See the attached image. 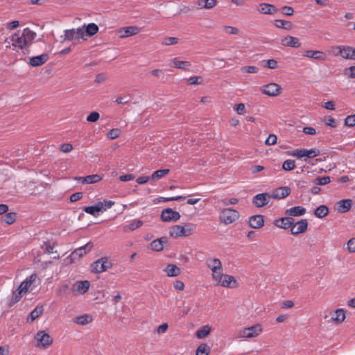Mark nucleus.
Returning <instances> with one entry per match:
<instances>
[{
  "label": "nucleus",
  "mask_w": 355,
  "mask_h": 355,
  "mask_svg": "<svg viewBox=\"0 0 355 355\" xmlns=\"http://www.w3.org/2000/svg\"><path fill=\"white\" fill-rule=\"evenodd\" d=\"M265 67L268 69H275L278 68V62L274 59H269L266 61Z\"/></svg>",
  "instance_id": "58"
},
{
  "label": "nucleus",
  "mask_w": 355,
  "mask_h": 355,
  "mask_svg": "<svg viewBox=\"0 0 355 355\" xmlns=\"http://www.w3.org/2000/svg\"><path fill=\"white\" fill-rule=\"evenodd\" d=\"M329 213V209L326 205H320L315 211L314 214L318 218H323L327 216Z\"/></svg>",
  "instance_id": "40"
},
{
  "label": "nucleus",
  "mask_w": 355,
  "mask_h": 355,
  "mask_svg": "<svg viewBox=\"0 0 355 355\" xmlns=\"http://www.w3.org/2000/svg\"><path fill=\"white\" fill-rule=\"evenodd\" d=\"M103 177L98 174L89 175L85 177H77L75 179L82 184H94L100 182Z\"/></svg>",
  "instance_id": "26"
},
{
  "label": "nucleus",
  "mask_w": 355,
  "mask_h": 355,
  "mask_svg": "<svg viewBox=\"0 0 355 355\" xmlns=\"http://www.w3.org/2000/svg\"><path fill=\"white\" fill-rule=\"evenodd\" d=\"M240 217L239 211L232 208L223 209L219 214V220L227 225L236 222Z\"/></svg>",
  "instance_id": "6"
},
{
  "label": "nucleus",
  "mask_w": 355,
  "mask_h": 355,
  "mask_svg": "<svg viewBox=\"0 0 355 355\" xmlns=\"http://www.w3.org/2000/svg\"><path fill=\"white\" fill-rule=\"evenodd\" d=\"M274 25L279 28H283L286 30H291L293 28V24L290 21L284 19H275L274 20Z\"/></svg>",
  "instance_id": "41"
},
{
  "label": "nucleus",
  "mask_w": 355,
  "mask_h": 355,
  "mask_svg": "<svg viewBox=\"0 0 355 355\" xmlns=\"http://www.w3.org/2000/svg\"><path fill=\"white\" fill-rule=\"evenodd\" d=\"M211 330L209 324L204 325L196 331V336L198 339H203L209 335Z\"/></svg>",
  "instance_id": "35"
},
{
  "label": "nucleus",
  "mask_w": 355,
  "mask_h": 355,
  "mask_svg": "<svg viewBox=\"0 0 355 355\" xmlns=\"http://www.w3.org/2000/svg\"><path fill=\"white\" fill-rule=\"evenodd\" d=\"M223 31L227 35H238L239 33V31L236 27L231 26H223Z\"/></svg>",
  "instance_id": "50"
},
{
  "label": "nucleus",
  "mask_w": 355,
  "mask_h": 355,
  "mask_svg": "<svg viewBox=\"0 0 355 355\" xmlns=\"http://www.w3.org/2000/svg\"><path fill=\"white\" fill-rule=\"evenodd\" d=\"M241 71L246 73H256L258 72L259 69L255 66H245L241 68Z\"/></svg>",
  "instance_id": "53"
},
{
  "label": "nucleus",
  "mask_w": 355,
  "mask_h": 355,
  "mask_svg": "<svg viewBox=\"0 0 355 355\" xmlns=\"http://www.w3.org/2000/svg\"><path fill=\"white\" fill-rule=\"evenodd\" d=\"M100 118V114L98 112L94 111L91 112L87 116V121L90 123L96 122Z\"/></svg>",
  "instance_id": "55"
},
{
  "label": "nucleus",
  "mask_w": 355,
  "mask_h": 355,
  "mask_svg": "<svg viewBox=\"0 0 355 355\" xmlns=\"http://www.w3.org/2000/svg\"><path fill=\"white\" fill-rule=\"evenodd\" d=\"M341 57L345 59L355 60V48L349 46L338 47Z\"/></svg>",
  "instance_id": "23"
},
{
  "label": "nucleus",
  "mask_w": 355,
  "mask_h": 355,
  "mask_svg": "<svg viewBox=\"0 0 355 355\" xmlns=\"http://www.w3.org/2000/svg\"><path fill=\"white\" fill-rule=\"evenodd\" d=\"M291 155L301 159L304 157L307 158H313L320 155V151L317 148H311L309 150L306 148H298L293 150Z\"/></svg>",
  "instance_id": "10"
},
{
  "label": "nucleus",
  "mask_w": 355,
  "mask_h": 355,
  "mask_svg": "<svg viewBox=\"0 0 355 355\" xmlns=\"http://www.w3.org/2000/svg\"><path fill=\"white\" fill-rule=\"evenodd\" d=\"M62 42L83 39L85 37L84 27L67 29L64 31V36H62Z\"/></svg>",
  "instance_id": "9"
},
{
  "label": "nucleus",
  "mask_w": 355,
  "mask_h": 355,
  "mask_svg": "<svg viewBox=\"0 0 355 355\" xmlns=\"http://www.w3.org/2000/svg\"><path fill=\"white\" fill-rule=\"evenodd\" d=\"M167 243H168V239L166 237H161L159 239L153 240L150 243V248L153 251L160 252L164 249V245Z\"/></svg>",
  "instance_id": "27"
},
{
  "label": "nucleus",
  "mask_w": 355,
  "mask_h": 355,
  "mask_svg": "<svg viewBox=\"0 0 355 355\" xmlns=\"http://www.w3.org/2000/svg\"><path fill=\"white\" fill-rule=\"evenodd\" d=\"M168 329V324L166 322L162 323L161 325L157 327L154 332L157 334H165Z\"/></svg>",
  "instance_id": "54"
},
{
  "label": "nucleus",
  "mask_w": 355,
  "mask_h": 355,
  "mask_svg": "<svg viewBox=\"0 0 355 355\" xmlns=\"http://www.w3.org/2000/svg\"><path fill=\"white\" fill-rule=\"evenodd\" d=\"M234 110L237 112L238 114L243 115L245 113V105L242 103L235 105Z\"/></svg>",
  "instance_id": "59"
},
{
  "label": "nucleus",
  "mask_w": 355,
  "mask_h": 355,
  "mask_svg": "<svg viewBox=\"0 0 355 355\" xmlns=\"http://www.w3.org/2000/svg\"><path fill=\"white\" fill-rule=\"evenodd\" d=\"M282 12L284 15L291 16L294 13V10L292 7L288 6H285L282 8Z\"/></svg>",
  "instance_id": "61"
},
{
  "label": "nucleus",
  "mask_w": 355,
  "mask_h": 355,
  "mask_svg": "<svg viewBox=\"0 0 355 355\" xmlns=\"http://www.w3.org/2000/svg\"><path fill=\"white\" fill-rule=\"evenodd\" d=\"M93 317L89 314H84L75 318L74 322L80 325L88 324L93 321Z\"/></svg>",
  "instance_id": "36"
},
{
  "label": "nucleus",
  "mask_w": 355,
  "mask_h": 355,
  "mask_svg": "<svg viewBox=\"0 0 355 355\" xmlns=\"http://www.w3.org/2000/svg\"><path fill=\"white\" fill-rule=\"evenodd\" d=\"M271 199L270 194L268 193H259L254 196L252 203L257 207H262L268 205Z\"/></svg>",
  "instance_id": "18"
},
{
  "label": "nucleus",
  "mask_w": 355,
  "mask_h": 355,
  "mask_svg": "<svg viewBox=\"0 0 355 355\" xmlns=\"http://www.w3.org/2000/svg\"><path fill=\"white\" fill-rule=\"evenodd\" d=\"M143 225V221L139 219L132 220L128 225H125L124 231H134Z\"/></svg>",
  "instance_id": "42"
},
{
  "label": "nucleus",
  "mask_w": 355,
  "mask_h": 355,
  "mask_svg": "<svg viewBox=\"0 0 355 355\" xmlns=\"http://www.w3.org/2000/svg\"><path fill=\"white\" fill-rule=\"evenodd\" d=\"M345 125L348 127H354L355 125V114L349 115L345 118Z\"/></svg>",
  "instance_id": "57"
},
{
  "label": "nucleus",
  "mask_w": 355,
  "mask_h": 355,
  "mask_svg": "<svg viewBox=\"0 0 355 355\" xmlns=\"http://www.w3.org/2000/svg\"><path fill=\"white\" fill-rule=\"evenodd\" d=\"M73 146L71 144H63L60 146V150L63 153H69L72 150Z\"/></svg>",
  "instance_id": "64"
},
{
  "label": "nucleus",
  "mask_w": 355,
  "mask_h": 355,
  "mask_svg": "<svg viewBox=\"0 0 355 355\" xmlns=\"http://www.w3.org/2000/svg\"><path fill=\"white\" fill-rule=\"evenodd\" d=\"M114 205V202L112 200H103L98 202L97 204L93 206L84 207L83 210L94 217H97L100 215L101 211H105L108 209H110Z\"/></svg>",
  "instance_id": "4"
},
{
  "label": "nucleus",
  "mask_w": 355,
  "mask_h": 355,
  "mask_svg": "<svg viewBox=\"0 0 355 355\" xmlns=\"http://www.w3.org/2000/svg\"><path fill=\"white\" fill-rule=\"evenodd\" d=\"M94 245L92 242H88L85 245L76 249L71 254V257L72 259L80 258L89 252L93 248Z\"/></svg>",
  "instance_id": "21"
},
{
  "label": "nucleus",
  "mask_w": 355,
  "mask_h": 355,
  "mask_svg": "<svg viewBox=\"0 0 355 355\" xmlns=\"http://www.w3.org/2000/svg\"><path fill=\"white\" fill-rule=\"evenodd\" d=\"M352 200L351 199H343L336 203V210L340 213L347 212L352 208Z\"/></svg>",
  "instance_id": "29"
},
{
  "label": "nucleus",
  "mask_w": 355,
  "mask_h": 355,
  "mask_svg": "<svg viewBox=\"0 0 355 355\" xmlns=\"http://www.w3.org/2000/svg\"><path fill=\"white\" fill-rule=\"evenodd\" d=\"M38 276L36 273H33L27 277L19 285L17 291L13 292L12 297V302L16 303L19 301L21 297L26 294L29 291H32L36 287L34 284L38 281Z\"/></svg>",
  "instance_id": "2"
},
{
  "label": "nucleus",
  "mask_w": 355,
  "mask_h": 355,
  "mask_svg": "<svg viewBox=\"0 0 355 355\" xmlns=\"http://www.w3.org/2000/svg\"><path fill=\"white\" fill-rule=\"evenodd\" d=\"M90 282L87 280L77 281L71 287V291L75 295H84L89 289Z\"/></svg>",
  "instance_id": "13"
},
{
  "label": "nucleus",
  "mask_w": 355,
  "mask_h": 355,
  "mask_svg": "<svg viewBox=\"0 0 355 355\" xmlns=\"http://www.w3.org/2000/svg\"><path fill=\"white\" fill-rule=\"evenodd\" d=\"M277 137L275 134H270L268 138L265 141V144L267 146L275 145L277 144Z\"/></svg>",
  "instance_id": "56"
},
{
  "label": "nucleus",
  "mask_w": 355,
  "mask_h": 355,
  "mask_svg": "<svg viewBox=\"0 0 355 355\" xmlns=\"http://www.w3.org/2000/svg\"><path fill=\"white\" fill-rule=\"evenodd\" d=\"M203 82V78L201 76H191L187 79V84L190 85H200Z\"/></svg>",
  "instance_id": "51"
},
{
  "label": "nucleus",
  "mask_w": 355,
  "mask_h": 355,
  "mask_svg": "<svg viewBox=\"0 0 355 355\" xmlns=\"http://www.w3.org/2000/svg\"><path fill=\"white\" fill-rule=\"evenodd\" d=\"M210 348L206 343L200 344L196 349V355H209Z\"/></svg>",
  "instance_id": "45"
},
{
  "label": "nucleus",
  "mask_w": 355,
  "mask_h": 355,
  "mask_svg": "<svg viewBox=\"0 0 355 355\" xmlns=\"http://www.w3.org/2000/svg\"><path fill=\"white\" fill-rule=\"evenodd\" d=\"M258 12L262 15H274L277 12V8L272 4L261 3L258 7Z\"/></svg>",
  "instance_id": "24"
},
{
  "label": "nucleus",
  "mask_w": 355,
  "mask_h": 355,
  "mask_svg": "<svg viewBox=\"0 0 355 355\" xmlns=\"http://www.w3.org/2000/svg\"><path fill=\"white\" fill-rule=\"evenodd\" d=\"M170 66L177 69H186L191 66V64L187 61H180L177 58H173L170 61Z\"/></svg>",
  "instance_id": "38"
},
{
  "label": "nucleus",
  "mask_w": 355,
  "mask_h": 355,
  "mask_svg": "<svg viewBox=\"0 0 355 355\" xmlns=\"http://www.w3.org/2000/svg\"><path fill=\"white\" fill-rule=\"evenodd\" d=\"M295 168V162L293 159H286L282 164V168L286 171H290Z\"/></svg>",
  "instance_id": "48"
},
{
  "label": "nucleus",
  "mask_w": 355,
  "mask_h": 355,
  "mask_svg": "<svg viewBox=\"0 0 355 355\" xmlns=\"http://www.w3.org/2000/svg\"><path fill=\"white\" fill-rule=\"evenodd\" d=\"M2 220L8 225H11L16 220V214L14 212L8 213L2 218Z\"/></svg>",
  "instance_id": "46"
},
{
  "label": "nucleus",
  "mask_w": 355,
  "mask_h": 355,
  "mask_svg": "<svg viewBox=\"0 0 355 355\" xmlns=\"http://www.w3.org/2000/svg\"><path fill=\"white\" fill-rule=\"evenodd\" d=\"M195 229V225L191 223L187 224L185 226L175 225L170 228L169 235L172 238L188 236L193 234Z\"/></svg>",
  "instance_id": "5"
},
{
  "label": "nucleus",
  "mask_w": 355,
  "mask_h": 355,
  "mask_svg": "<svg viewBox=\"0 0 355 355\" xmlns=\"http://www.w3.org/2000/svg\"><path fill=\"white\" fill-rule=\"evenodd\" d=\"M37 34L29 28H25L21 31H17L13 33L10 41L6 40V42H8L10 45L6 47H12L14 50H22L31 45Z\"/></svg>",
  "instance_id": "1"
},
{
  "label": "nucleus",
  "mask_w": 355,
  "mask_h": 355,
  "mask_svg": "<svg viewBox=\"0 0 355 355\" xmlns=\"http://www.w3.org/2000/svg\"><path fill=\"white\" fill-rule=\"evenodd\" d=\"M99 28L97 24L94 23H90L87 24L84 28L85 36L92 37L96 35L98 32Z\"/></svg>",
  "instance_id": "37"
},
{
  "label": "nucleus",
  "mask_w": 355,
  "mask_h": 355,
  "mask_svg": "<svg viewBox=\"0 0 355 355\" xmlns=\"http://www.w3.org/2000/svg\"><path fill=\"white\" fill-rule=\"evenodd\" d=\"M140 32V28L136 26L121 27L117 31L120 38H125L137 35Z\"/></svg>",
  "instance_id": "14"
},
{
  "label": "nucleus",
  "mask_w": 355,
  "mask_h": 355,
  "mask_svg": "<svg viewBox=\"0 0 355 355\" xmlns=\"http://www.w3.org/2000/svg\"><path fill=\"white\" fill-rule=\"evenodd\" d=\"M121 131L119 128H113L110 130L107 134V137L110 139H114L118 138L121 135Z\"/></svg>",
  "instance_id": "52"
},
{
  "label": "nucleus",
  "mask_w": 355,
  "mask_h": 355,
  "mask_svg": "<svg viewBox=\"0 0 355 355\" xmlns=\"http://www.w3.org/2000/svg\"><path fill=\"white\" fill-rule=\"evenodd\" d=\"M304 56L308 58H313L320 61L327 60V54L322 51L306 50L304 53Z\"/></svg>",
  "instance_id": "22"
},
{
  "label": "nucleus",
  "mask_w": 355,
  "mask_h": 355,
  "mask_svg": "<svg viewBox=\"0 0 355 355\" xmlns=\"http://www.w3.org/2000/svg\"><path fill=\"white\" fill-rule=\"evenodd\" d=\"M206 265L208 268L211 271V274H216L217 272L223 270L222 263L218 258H208L206 260Z\"/></svg>",
  "instance_id": "19"
},
{
  "label": "nucleus",
  "mask_w": 355,
  "mask_h": 355,
  "mask_svg": "<svg viewBox=\"0 0 355 355\" xmlns=\"http://www.w3.org/2000/svg\"><path fill=\"white\" fill-rule=\"evenodd\" d=\"M280 44L285 47L300 48L301 46L299 38L291 35L281 37Z\"/></svg>",
  "instance_id": "16"
},
{
  "label": "nucleus",
  "mask_w": 355,
  "mask_h": 355,
  "mask_svg": "<svg viewBox=\"0 0 355 355\" xmlns=\"http://www.w3.org/2000/svg\"><path fill=\"white\" fill-rule=\"evenodd\" d=\"M112 267V263L107 257H102L96 261L92 265V271L96 273H101Z\"/></svg>",
  "instance_id": "11"
},
{
  "label": "nucleus",
  "mask_w": 355,
  "mask_h": 355,
  "mask_svg": "<svg viewBox=\"0 0 355 355\" xmlns=\"http://www.w3.org/2000/svg\"><path fill=\"white\" fill-rule=\"evenodd\" d=\"M164 272L168 277H174L180 275L181 269L175 264L168 263L164 268Z\"/></svg>",
  "instance_id": "31"
},
{
  "label": "nucleus",
  "mask_w": 355,
  "mask_h": 355,
  "mask_svg": "<svg viewBox=\"0 0 355 355\" xmlns=\"http://www.w3.org/2000/svg\"><path fill=\"white\" fill-rule=\"evenodd\" d=\"M262 331V325L257 323L252 327L240 329L238 332V338L243 339L256 338L259 336Z\"/></svg>",
  "instance_id": "7"
},
{
  "label": "nucleus",
  "mask_w": 355,
  "mask_h": 355,
  "mask_svg": "<svg viewBox=\"0 0 355 355\" xmlns=\"http://www.w3.org/2000/svg\"><path fill=\"white\" fill-rule=\"evenodd\" d=\"M308 229V222L306 219H302L291 227V233L293 235H298L304 233Z\"/></svg>",
  "instance_id": "17"
},
{
  "label": "nucleus",
  "mask_w": 355,
  "mask_h": 355,
  "mask_svg": "<svg viewBox=\"0 0 355 355\" xmlns=\"http://www.w3.org/2000/svg\"><path fill=\"white\" fill-rule=\"evenodd\" d=\"M179 39L175 37H166L163 39L162 44L165 46L174 45L178 44Z\"/></svg>",
  "instance_id": "49"
},
{
  "label": "nucleus",
  "mask_w": 355,
  "mask_h": 355,
  "mask_svg": "<svg viewBox=\"0 0 355 355\" xmlns=\"http://www.w3.org/2000/svg\"><path fill=\"white\" fill-rule=\"evenodd\" d=\"M347 250L351 253L355 252V237L349 239L347 243Z\"/></svg>",
  "instance_id": "62"
},
{
  "label": "nucleus",
  "mask_w": 355,
  "mask_h": 355,
  "mask_svg": "<svg viewBox=\"0 0 355 355\" xmlns=\"http://www.w3.org/2000/svg\"><path fill=\"white\" fill-rule=\"evenodd\" d=\"M161 218L164 222H175L180 218V214L179 212L173 210L171 208H166L162 211Z\"/></svg>",
  "instance_id": "15"
},
{
  "label": "nucleus",
  "mask_w": 355,
  "mask_h": 355,
  "mask_svg": "<svg viewBox=\"0 0 355 355\" xmlns=\"http://www.w3.org/2000/svg\"><path fill=\"white\" fill-rule=\"evenodd\" d=\"M173 287L178 291H183L184 289V284L182 281L175 280L173 283Z\"/></svg>",
  "instance_id": "63"
},
{
  "label": "nucleus",
  "mask_w": 355,
  "mask_h": 355,
  "mask_svg": "<svg viewBox=\"0 0 355 355\" xmlns=\"http://www.w3.org/2000/svg\"><path fill=\"white\" fill-rule=\"evenodd\" d=\"M306 213V209L302 206H295L286 210V214L291 216H301Z\"/></svg>",
  "instance_id": "34"
},
{
  "label": "nucleus",
  "mask_w": 355,
  "mask_h": 355,
  "mask_svg": "<svg viewBox=\"0 0 355 355\" xmlns=\"http://www.w3.org/2000/svg\"><path fill=\"white\" fill-rule=\"evenodd\" d=\"M49 60V55L43 53L40 55L31 57L29 59V64L32 67H39L44 64Z\"/></svg>",
  "instance_id": "28"
},
{
  "label": "nucleus",
  "mask_w": 355,
  "mask_h": 355,
  "mask_svg": "<svg viewBox=\"0 0 355 355\" xmlns=\"http://www.w3.org/2000/svg\"><path fill=\"white\" fill-rule=\"evenodd\" d=\"M294 219L292 217H282L274 221V225L281 229L286 230L291 228Z\"/></svg>",
  "instance_id": "25"
},
{
  "label": "nucleus",
  "mask_w": 355,
  "mask_h": 355,
  "mask_svg": "<svg viewBox=\"0 0 355 355\" xmlns=\"http://www.w3.org/2000/svg\"><path fill=\"white\" fill-rule=\"evenodd\" d=\"M345 320V312L343 309H338L331 315V320L336 324H341Z\"/></svg>",
  "instance_id": "32"
},
{
  "label": "nucleus",
  "mask_w": 355,
  "mask_h": 355,
  "mask_svg": "<svg viewBox=\"0 0 355 355\" xmlns=\"http://www.w3.org/2000/svg\"><path fill=\"white\" fill-rule=\"evenodd\" d=\"M221 270L216 274H211V279L216 286H222L229 288H236L239 287L237 279L232 275L225 274Z\"/></svg>",
  "instance_id": "3"
},
{
  "label": "nucleus",
  "mask_w": 355,
  "mask_h": 355,
  "mask_svg": "<svg viewBox=\"0 0 355 355\" xmlns=\"http://www.w3.org/2000/svg\"><path fill=\"white\" fill-rule=\"evenodd\" d=\"M170 173V169L165 168V169H159L156 171H155L150 176V180L151 181H157L166 175H167Z\"/></svg>",
  "instance_id": "39"
},
{
  "label": "nucleus",
  "mask_w": 355,
  "mask_h": 355,
  "mask_svg": "<svg viewBox=\"0 0 355 355\" xmlns=\"http://www.w3.org/2000/svg\"><path fill=\"white\" fill-rule=\"evenodd\" d=\"M331 182V178L329 176L317 177L314 180L313 183L317 185H326Z\"/></svg>",
  "instance_id": "47"
},
{
  "label": "nucleus",
  "mask_w": 355,
  "mask_h": 355,
  "mask_svg": "<svg viewBox=\"0 0 355 355\" xmlns=\"http://www.w3.org/2000/svg\"><path fill=\"white\" fill-rule=\"evenodd\" d=\"M344 73L349 78H355V66H352L345 69Z\"/></svg>",
  "instance_id": "60"
},
{
  "label": "nucleus",
  "mask_w": 355,
  "mask_h": 355,
  "mask_svg": "<svg viewBox=\"0 0 355 355\" xmlns=\"http://www.w3.org/2000/svg\"><path fill=\"white\" fill-rule=\"evenodd\" d=\"M291 191V189L288 187H280L273 190L270 196L271 198L280 200L288 196Z\"/></svg>",
  "instance_id": "20"
},
{
  "label": "nucleus",
  "mask_w": 355,
  "mask_h": 355,
  "mask_svg": "<svg viewBox=\"0 0 355 355\" xmlns=\"http://www.w3.org/2000/svg\"><path fill=\"white\" fill-rule=\"evenodd\" d=\"M218 3L217 0H197L196 4L199 9H211Z\"/></svg>",
  "instance_id": "33"
},
{
  "label": "nucleus",
  "mask_w": 355,
  "mask_h": 355,
  "mask_svg": "<svg viewBox=\"0 0 355 355\" xmlns=\"http://www.w3.org/2000/svg\"><path fill=\"white\" fill-rule=\"evenodd\" d=\"M186 197L183 196H178L174 197H170V198H165V197H158L154 200V202L155 203H159L163 202H169V201H178L182 199H185Z\"/></svg>",
  "instance_id": "44"
},
{
  "label": "nucleus",
  "mask_w": 355,
  "mask_h": 355,
  "mask_svg": "<svg viewBox=\"0 0 355 355\" xmlns=\"http://www.w3.org/2000/svg\"><path fill=\"white\" fill-rule=\"evenodd\" d=\"M35 346L41 349L49 347L53 342V337L45 331H39L35 336Z\"/></svg>",
  "instance_id": "8"
},
{
  "label": "nucleus",
  "mask_w": 355,
  "mask_h": 355,
  "mask_svg": "<svg viewBox=\"0 0 355 355\" xmlns=\"http://www.w3.org/2000/svg\"><path fill=\"white\" fill-rule=\"evenodd\" d=\"M260 90L263 94H265L268 96L274 97L279 95L282 88L278 84L270 83L263 85Z\"/></svg>",
  "instance_id": "12"
},
{
  "label": "nucleus",
  "mask_w": 355,
  "mask_h": 355,
  "mask_svg": "<svg viewBox=\"0 0 355 355\" xmlns=\"http://www.w3.org/2000/svg\"><path fill=\"white\" fill-rule=\"evenodd\" d=\"M249 225L254 229H259L264 225L263 216L262 215H254L249 218Z\"/></svg>",
  "instance_id": "30"
},
{
  "label": "nucleus",
  "mask_w": 355,
  "mask_h": 355,
  "mask_svg": "<svg viewBox=\"0 0 355 355\" xmlns=\"http://www.w3.org/2000/svg\"><path fill=\"white\" fill-rule=\"evenodd\" d=\"M43 312L42 306H36L27 318L28 322H33L37 319Z\"/></svg>",
  "instance_id": "43"
}]
</instances>
